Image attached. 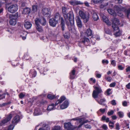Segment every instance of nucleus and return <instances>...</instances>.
Masks as SVG:
<instances>
[{"label":"nucleus","instance_id":"39448f33","mask_svg":"<svg viewBox=\"0 0 130 130\" xmlns=\"http://www.w3.org/2000/svg\"><path fill=\"white\" fill-rule=\"evenodd\" d=\"M35 22L36 26L39 25L40 23L43 25H45L46 24V20L43 17L36 18Z\"/></svg>","mask_w":130,"mask_h":130},{"label":"nucleus","instance_id":"5701e85b","mask_svg":"<svg viewBox=\"0 0 130 130\" xmlns=\"http://www.w3.org/2000/svg\"><path fill=\"white\" fill-rule=\"evenodd\" d=\"M92 34V31L90 28L87 30L85 34V35L87 37L91 36Z\"/></svg>","mask_w":130,"mask_h":130},{"label":"nucleus","instance_id":"bb28decb","mask_svg":"<svg viewBox=\"0 0 130 130\" xmlns=\"http://www.w3.org/2000/svg\"><path fill=\"white\" fill-rule=\"evenodd\" d=\"M98 103L104 106L105 105V104L104 103L105 102L106 100L104 98L101 99H100V101L97 100Z\"/></svg>","mask_w":130,"mask_h":130},{"label":"nucleus","instance_id":"412c9836","mask_svg":"<svg viewBox=\"0 0 130 130\" xmlns=\"http://www.w3.org/2000/svg\"><path fill=\"white\" fill-rule=\"evenodd\" d=\"M66 99V98L64 96H61L60 99L57 101L55 103V105L56 106L58 105L59 104L61 103L63 101L65 100Z\"/></svg>","mask_w":130,"mask_h":130},{"label":"nucleus","instance_id":"6e6552de","mask_svg":"<svg viewBox=\"0 0 130 130\" xmlns=\"http://www.w3.org/2000/svg\"><path fill=\"white\" fill-rule=\"evenodd\" d=\"M18 6L16 4L12 5L10 6L8 8V11L11 13H13L16 12L18 10Z\"/></svg>","mask_w":130,"mask_h":130},{"label":"nucleus","instance_id":"6ab92c4d","mask_svg":"<svg viewBox=\"0 0 130 130\" xmlns=\"http://www.w3.org/2000/svg\"><path fill=\"white\" fill-rule=\"evenodd\" d=\"M102 19L103 21L105 22L108 25H111V23L109 21L107 18L105 16H103L102 17Z\"/></svg>","mask_w":130,"mask_h":130},{"label":"nucleus","instance_id":"f3484780","mask_svg":"<svg viewBox=\"0 0 130 130\" xmlns=\"http://www.w3.org/2000/svg\"><path fill=\"white\" fill-rule=\"evenodd\" d=\"M70 3L72 5H75L82 4L80 2L76 0H72L70 2Z\"/></svg>","mask_w":130,"mask_h":130},{"label":"nucleus","instance_id":"2f4dec72","mask_svg":"<svg viewBox=\"0 0 130 130\" xmlns=\"http://www.w3.org/2000/svg\"><path fill=\"white\" fill-rule=\"evenodd\" d=\"M36 28L37 30L39 32H42L43 29L42 27L39 25L36 26Z\"/></svg>","mask_w":130,"mask_h":130},{"label":"nucleus","instance_id":"37998d69","mask_svg":"<svg viewBox=\"0 0 130 130\" xmlns=\"http://www.w3.org/2000/svg\"><path fill=\"white\" fill-rule=\"evenodd\" d=\"M61 128L60 126H55L54 128L52 130H60Z\"/></svg>","mask_w":130,"mask_h":130},{"label":"nucleus","instance_id":"6e6d98bb","mask_svg":"<svg viewBox=\"0 0 130 130\" xmlns=\"http://www.w3.org/2000/svg\"><path fill=\"white\" fill-rule=\"evenodd\" d=\"M111 104L113 105H116V103L115 100H113L111 102Z\"/></svg>","mask_w":130,"mask_h":130},{"label":"nucleus","instance_id":"49530a36","mask_svg":"<svg viewBox=\"0 0 130 130\" xmlns=\"http://www.w3.org/2000/svg\"><path fill=\"white\" fill-rule=\"evenodd\" d=\"M13 16L12 17V18H14L15 19H16L17 18L19 15L18 13V12H17L14 14H13Z\"/></svg>","mask_w":130,"mask_h":130},{"label":"nucleus","instance_id":"58836bf2","mask_svg":"<svg viewBox=\"0 0 130 130\" xmlns=\"http://www.w3.org/2000/svg\"><path fill=\"white\" fill-rule=\"evenodd\" d=\"M14 127V126L13 125H10L8 127L7 129H5V130H12L13 129Z\"/></svg>","mask_w":130,"mask_h":130},{"label":"nucleus","instance_id":"9d476101","mask_svg":"<svg viewBox=\"0 0 130 130\" xmlns=\"http://www.w3.org/2000/svg\"><path fill=\"white\" fill-rule=\"evenodd\" d=\"M12 117V115L10 114L5 119L2 121L0 123V125H2L10 120Z\"/></svg>","mask_w":130,"mask_h":130},{"label":"nucleus","instance_id":"9b49d317","mask_svg":"<svg viewBox=\"0 0 130 130\" xmlns=\"http://www.w3.org/2000/svg\"><path fill=\"white\" fill-rule=\"evenodd\" d=\"M75 20L77 26L79 28H81L83 26V25L82 21L79 17L77 16L75 18Z\"/></svg>","mask_w":130,"mask_h":130},{"label":"nucleus","instance_id":"09e8293b","mask_svg":"<svg viewBox=\"0 0 130 130\" xmlns=\"http://www.w3.org/2000/svg\"><path fill=\"white\" fill-rule=\"evenodd\" d=\"M9 103H4L1 104H0V107H3L5 106H6L8 104H9Z\"/></svg>","mask_w":130,"mask_h":130},{"label":"nucleus","instance_id":"ddd939ff","mask_svg":"<svg viewBox=\"0 0 130 130\" xmlns=\"http://www.w3.org/2000/svg\"><path fill=\"white\" fill-rule=\"evenodd\" d=\"M64 126L65 128L70 130L72 129L73 126L70 122L65 123H64Z\"/></svg>","mask_w":130,"mask_h":130},{"label":"nucleus","instance_id":"7c9ffc66","mask_svg":"<svg viewBox=\"0 0 130 130\" xmlns=\"http://www.w3.org/2000/svg\"><path fill=\"white\" fill-rule=\"evenodd\" d=\"M81 41L82 42L85 43L86 42H90V40L88 38L85 37L82 39L81 40Z\"/></svg>","mask_w":130,"mask_h":130},{"label":"nucleus","instance_id":"dca6fc26","mask_svg":"<svg viewBox=\"0 0 130 130\" xmlns=\"http://www.w3.org/2000/svg\"><path fill=\"white\" fill-rule=\"evenodd\" d=\"M69 104V103L68 101H65L63 103V104L61 105L60 108L61 109H63L67 108Z\"/></svg>","mask_w":130,"mask_h":130},{"label":"nucleus","instance_id":"4c0bfd02","mask_svg":"<svg viewBox=\"0 0 130 130\" xmlns=\"http://www.w3.org/2000/svg\"><path fill=\"white\" fill-rule=\"evenodd\" d=\"M76 77L75 74H71L70 75V78L71 79H73Z\"/></svg>","mask_w":130,"mask_h":130},{"label":"nucleus","instance_id":"f257e3e1","mask_svg":"<svg viewBox=\"0 0 130 130\" xmlns=\"http://www.w3.org/2000/svg\"><path fill=\"white\" fill-rule=\"evenodd\" d=\"M62 9L63 16L66 21L74 18L73 15L71 12H69L68 13V9L66 7H62Z\"/></svg>","mask_w":130,"mask_h":130},{"label":"nucleus","instance_id":"f03ea898","mask_svg":"<svg viewBox=\"0 0 130 130\" xmlns=\"http://www.w3.org/2000/svg\"><path fill=\"white\" fill-rule=\"evenodd\" d=\"M68 20L69 21L70 24L68 23V21H66V24L68 25V28L69 30L72 33H75V29L74 25V18Z\"/></svg>","mask_w":130,"mask_h":130},{"label":"nucleus","instance_id":"e433bc0d","mask_svg":"<svg viewBox=\"0 0 130 130\" xmlns=\"http://www.w3.org/2000/svg\"><path fill=\"white\" fill-rule=\"evenodd\" d=\"M103 0H92L91 2L95 4H97L99 3H101L102 2Z\"/></svg>","mask_w":130,"mask_h":130},{"label":"nucleus","instance_id":"69168bd1","mask_svg":"<svg viewBox=\"0 0 130 130\" xmlns=\"http://www.w3.org/2000/svg\"><path fill=\"white\" fill-rule=\"evenodd\" d=\"M126 87L128 89H130V83H129L126 86Z\"/></svg>","mask_w":130,"mask_h":130},{"label":"nucleus","instance_id":"a19ab883","mask_svg":"<svg viewBox=\"0 0 130 130\" xmlns=\"http://www.w3.org/2000/svg\"><path fill=\"white\" fill-rule=\"evenodd\" d=\"M84 119L83 118L77 119V118H74L72 119V120H77L80 123H81L82 122V121Z\"/></svg>","mask_w":130,"mask_h":130},{"label":"nucleus","instance_id":"c9c22d12","mask_svg":"<svg viewBox=\"0 0 130 130\" xmlns=\"http://www.w3.org/2000/svg\"><path fill=\"white\" fill-rule=\"evenodd\" d=\"M47 97L48 98L51 100H52L55 98V96L54 95L51 94H48L47 95Z\"/></svg>","mask_w":130,"mask_h":130},{"label":"nucleus","instance_id":"13d9d810","mask_svg":"<svg viewBox=\"0 0 130 130\" xmlns=\"http://www.w3.org/2000/svg\"><path fill=\"white\" fill-rule=\"evenodd\" d=\"M84 126L86 128L91 129V127L90 125L88 124L85 125Z\"/></svg>","mask_w":130,"mask_h":130},{"label":"nucleus","instance_id":"c756f323","mask_svg":"<svg viewBox=\"0 0 130 130\" xmlns=\"http://www.w3.org/2000/svg\"><path fill=\"white\" fill-rule=\"evenodd\" d=\"M118 30V31L116 32L114 34V35H115L117 37L118 36H120L121 35V31H120L118 29L117 30Z\"/></svg>","mask_w":130,"mask_h":130},{"label":"nucleus","instance_id":"4d7b16f0","mask_svg":"<svg viewBox=\"0 0 130 130\" xmlns=\"http://www.w3.org/2000/svg\"><path fill=\"white\" fill-rule=\"evenodd\" d=\"M116 85V83L115 82H114L111 83L110 85V86L111 87H114Z\"/></svg>","mask_w":130,"mask_h":130},{"label":"nucleus","instance_id":"b1692460","mask_svg":"<svg viewBox=\"0 0 130 130\" xmlns=\"http://www.w3.org/2000/svg\"><path fill=\"white\" fill-rule=\"evenodd\" d=\"M31 9L30 8L27 7L23 9V13L25 14H29L30 12Z\"/></svg>","mask_w":130,"mask_h":130},{"label":"nucleus","instance_id":"4468645a","mask_svg":"<svg viewBox=\"0 0 130 130\" xmlns=\"http://www.w3.org/2000/svg\"><path fill=\"white\" fill-rule=\"evenodd\" d=\"M20 117L19 115L16 116L12 120L13 124H15L18 123L20 121Z\"/></svg>","mask_w":130,"mask_h":130},{"label":"nucleus","instance_id":"0eeeda50","mask_svg":"<svg viewBox=\"0 0 130 130\" xmlns=\"http://www.w3.org/2000/svg\"><path fill=\"white\" fill-rule=\"evenodd\" d=\"M115 7L117 12V14L120 17L123 16V14L122 11H125V8L122 6L119 7L117 6H116Z\"/></svg>","mask_w":130,"mask_h":130},{"label":"nucleus","instance_id":"393cba45","mask_svg":"<svg viewBox=\"0 0 130 130\" xmlns=\"http://www.w3.org/2000/svg\"><path fill=\"white\" fill-rule=\"evenodd\" d=\"M24 26L26 29H28L30 28L32 26V24L30 22H27L25 23Z\"/></svg>","mask_w":130,"mask_h":130},{"label":"nucleus","instance_id":"ea45409f","mask_svg":"<svg viewBox=\"0 0 130 130\" xmlns=\"http://www.w3.org/2000/svg\"><path fill=\"white\" fill-rule=\"evenodd\" d=\"M117 113L119 116L121 118H122L123 116V113L122 112H118Z\"/></svg>","mask_w":130,"mask_h":130},{"label":"nucleus","instance_id":"423d86ee","mask_svg":"<svg viewBox=\"0 0 130 130\" xmlns=\"http://www.w3.org/2000/svg\"><path fill=\"white\" fill-rule=\"evenodd\" d=\"M112 27L114 30L118 29V25H119V20L116 18H115L112 19Z\"/></svg>","mask_w":130,"mask_h":130},{"label":"nucleus","instance_id":"f8f14e48","mask_svg":"<svg viewBox=\"0 0 130 130\" xmlns=\"http://www.w3.org/2000/svg\"><path fill=\"white\" fill-rule=\"evenodd\" d=\"M49 23L50 26L53 27H55L58 22L53 18H52L49 19Z\"/></svg>","mask_w":130,"mask_h":130},{"label":"nucleus","instance_id":"052dcab7","mask_svg":"<svg viewBox=\"0 0 130 130\" xmlns=\"http://www.w3.org/2000/svg\"><path fill=\"white\" fill-rule=\"evenodd\" d=\"M111 90V89H108L107 91H106V93L107 94V95H109L110 94V93L109 92Z\"/></svg>","mask_w":130,"mask_h":130},{"label":"nucleus","instance_id":"3c124183","mask_svg":"<svg viewBox=\"0 0 130 130\" xmlns=\"http://www.w3.org/2000/svg\"><path fill=\"white\" fill-rule=\"evenodd\" d=\"M116 129L117 130H119L120 129L119 128V125L118 123H117L116 124Z\"/></svg>","mask_w":130,"mask_h":130},{"label":"nucleus","instance_id":"f704fd0d","mask_svg":"<svg viewBox=\"0 0 130 130\" xmlns=\"http://www.w3.org/2000/svg\"><path fill=\"white\" fill-rule=\"evenodd\" d=\"M38 6L37 5H34L32 6V11L33 12H36L37 10Z\"/></svg>","mask_w":130,"mask_h":130},{"label":"nucleus","instance_id":"2eb2a0df","mask_svg":"<svg viewBox=\"0 0 130 130\" xmlns=\"http://www.w3.org/2000/svg\"><path fill=\"white\" fill-rule=\"evenodd\" d=\"M60 15L59 13H57L55 15L54 17L53 18L57 22H59L60 20Z\"/></svg>","mask_w":130,"mask_h":130},{"label":"nucleus","instance_id":"a18cd8bd","mask_svg":"<svg viewBox=\"0 0 130 130\" xmlns=\"http://www.w3.org/2000/svg\"><path fill=\"white\" fill-rule=\"evenodd\" d=\"M25 94H23V93H21L19 95V98L20 99H22L25 97Z\"/></svg>","mask_w":130,"mask_h":130},{"label":"nucleus","instance_id":"20e7f679","mask_svg":"<svg viewBox=\"0 0 130 130\" xmlns=\"http://www.w3.org/2000/svg\"><path fill=\"white\" fill-rule=\"evenodd\" d=\"M94 87L95 90H93L92 95L94 98H96L98 97V94L101 93L102 90L99 87L94 86Z\"/></svg>","mask_w":130,"mask_h":130},{"label":"nucleus","instance_id":"338daca9","mask_svg":"<svg viewBox=\"0 0 130 130\" xmlns=\"http://www.w3.org/2000/svg\"><path fill=\"white\" fill-rule=\"evenodd\" d=\"M122 105L123 106H126L127 105V103L126 101H124L123 102Z\"/></svg>","mask_w":130,"mask_h":130},{"label":"nucleus","instance_id":"72a5a7b5","mask_svg":"<svg viewBox=\"0 0 130 130\" xmlns=\"http://www.w3.org/2000/svg\"><path fill=\"white\" fill-rule=\"evenodd\" d=\"M5 97V94L2 91H0V99L4 98Z\"/></svg>","mask_w":130,"mask_h":130},{"label":"nucleus","instance_id":"864d4df0","mask_svg":"<svg viewBox=\"0 0 130 130\" xmlns=\"http://www.w3.org/2000/svg\"><path fill=\"white\" fill-rule=\"evenodd\" d=\"M102 128L105 130H107L108 129V128L107 126L105 124H103L102 126Z\"/></svg>","mask_w":130,"mask_h":130},{"label":"nucleus","instance_id":"7ed1b4c3","mask_svg":"<svg viewBox=\"0 0 130 130\" xmlns=\"http://www.w3.org/2000/svg\"><path fill=\"white\" fill-rule=\"evenodd\" d=\"M79 14L84 23L88 22L89 18V14L88 12H84L82 11H79Z\"/></svg>","mask_w":130,"mask_h":130},{"label":"nucleus","instance_id":"bf43d9fd","mask_svg":"<svg viewBox=\"0 0 130 130\" xmlns=\"http://www.w3.org/2000/svg\"><path fill=\"white\" fill-rule=\"evenodd\" d=\"M118 69L120 70H122L124 68L121 65H119L118 66Z\"/></svg>","mask_w":130,"mask_h":130},{"label":"nucleus","instance_id":"774afa93","mask_svg":"<svg viewBox=\"0 0 130 130\" xmlns=\"http://www.w3.org/2000/svg\"><path fill=\"white\" fill-rule=\"evenodd\" d=\"M126 72H130V66L128 67L126 69Z\"/></svg>","mask_w":130,"mask_h":130},{"label":"nucleus","instance_id":"0e129e2a","mask_svg":"<svg viewBox=\"0 0 130 130\" xmlns=\"http://www.w3.org/2000/svg\"><path fill=\"white\" fill-rule=\"evenodd\" d=\"M105 32L106 33L110 35H111V31L109 30H107L105 31Z\"/></svg>","mask_w":130,"mask_h":130},{"label":"nucleus","instance_id":"603ef678","mask_svg":"<svg viewBox=\"0 0 130 130\" xmlns=\"http://www.w3.org/2000/svg\"><path fill=\"white\" fill-rule=\"evenodd\" d=\"M6 15L7 18H9L10 19L13 16V14H9L8 13Z\"/></svg>","mask_w":130,"mask_h":130},{"label":"nucleus","instance_id":"a211bd4d","mask_svg":"<svg viewBox=\"0 0 130 130\" xmlns=\"http://www.w3.org/2000/svg\"><path fill=\"white\" fill-rule=\"evenodd\" d=\"M42 113V112L40 111V109L38 108H36L35 110L34 115L35 116H38L40 115Z\"/></svg>","mask_w":130,"mask_h":130},{"label":"nucleus","instance_id":"1a4fd4ad","mask_svg":"<svg viewBox=\"0 0 130 130\" xmlns=\"http://www.w3.org/2000/svg\"><path fill=\"white\" fill-rule=\"evenodd\" d=\"M42 13L43 15L47 18H50L51 15V12L49 9L47 8H44L42 10Z\"/></svg>","mask_w":130,"mask_h":130},{"label":"nucleus","instance_id":"e2e57ef3","mask_svg":"<svg viewBox=\"0 0 130 130\" xmlns=\"http://www.w3.org/2000/svg\"><path fill=\"white\" fill-rule=\"evenodd\" d=\"M99 111L102 113H104L105 111V109H99Z\"/></svg>","mask_w":130,"mask_h":130},{"label":"nucleus","instance_id":"de8ad7c7","mask_svg":"<svg viewBox=\"0 0 130 130\" xmlns=\"http://www.w3.org/2000/svg\"><path fill=\"white\" fill-rule=\"evenodd\" d=\"M26 33L25 32H24V33L23 34H24L25 33V35L24 36L22 34H21L20 35V36L22 38V39L23 40H24L26 39Z\"/></svg>","mask_w":130,"mask_h":130},{"label":"nucleus","instance_id":"aec40b11","mask_svg":"<svg viewBox=\"0 0 130 130\" xmlns=\"http://www.w3.org/2000/svg\"><path fill=\"white\" fill-rule=\"evenodd\" d=\"M9 21V23L10 25L13 26L15 25L17 23V21L16 19L12 18L10 19Z\"/></svg>","mask_w":130,"mask_h":130},{"label":"nucleus","instance_id":"680f3d73","mask_svg":"<svg viewBox=\"0 0 130 130\" xmlns=\"http://www.w3.org/2000/svg\"><path fill=\"white\" fill-rule=\"evenodd\" d=\"M102 62L103 63H106V64H107L108 63V61L107 60H102Z\"/></svg>","mask_w":130,"mask_h":130},{"label":"nucleus","instance_id":"473e14b6","mask_svg":"<svg viewBox=\"0 0 130 130\" xmlns=\"http://www.w3.org/2000/svg\"><path fill=\"white\" fill-rule=\"evenodd\" d=\"M124 11L125 12L127 17L128 18L130 14V8H129L127 10L125 9V10Z\"/></svg>","mask_w":130,"mask_h":130},{"label":"nucleus","instance_id":"5fc2aeb1","mask_svg":"<svg viewBox=\"0 0 130 130\" xmlns=\"http://www.w3.org/2000/svg\"><path fill=\"white\" fill-rule=\"evenodd\" d=\"M114 112L113 110H112L110 111H109L107 112V115H111L113 114Z\"/></svg>","mask_w":130,"mask_h":130},{"label":"nucleus","instance_id":"8fccbe9b","mask_svg":"<svg viewBox=\"0 0 130 130\" xmlns=\"http://www.w3.org/2000/svg\"><path fill=\"white\" fill-rule=\"evenodd\" d=\"M105 79L108 82H110L112 79V78L109 76H107L105 77Z\"/></svg>","mask_w":130,"mask_h":130},{"label":"nucleus","instance_id":"cd10ccee","mask_svg":"<svg viewBox=\"0 0 130 130\" xmlns=\"http://www.w3.org/2000/svg\"><path fill=\"white\" fill-rule=\"evenodd\" d=\"M108 12L110 14L113 15V16H115L116 14L114 10L111 9H108L107 10Z\"/></svg>","mask_w":130,"mask_h":130},{"label":"nucleus","instance_id":"4be33fe9","mask_svg":"<svg viewBox=\"0 0 130 130\" xmlns=\"http://www.w3.org/2000/svg\"><path fill=\"white\" fill-rule=\"evenodd\" d=\"M56 106L55 104H54L53 103L52 104L48 106L47 110L48 111H51L52 110H54L55 109V107Z\"/></svg>","mask_w":130,"mask_h":130},{"label":"nucleus","instance_id":"a878e982","mask_svg":"<svg viewBox=\"0 0 130 130\" xmlns=\"http://www.w3.org/2000/svg\"><path fill=\"white\" fill-rule=\"evenodd\" d=\"M61 26L62 30L63 31L64 30L65 24L64 22L63 18H61Z\"/></svg>","mask_w":130,"mask_h":130},{"label":"nucleus","instance_id":"c03bdc74","mask_svg":"<svg viewBox=\"0 0 130 130\" xmlns=\"http://www.w3.org/2000/svg\"><path fill=\"white\" fill-rule=\"evenodd\" d=\"M111 64H112L113 66L115 67L116 66V62L114 60H112L111 61Z\"/></svg>","mask_w":130,"mask_h":130},{"label":"nucleus","instance_id":"79ce46f5","mask_svg":"<svg viewBox=\"0 0 130 130\" xmlns=\"http://www.w3.org/2000/svg\"><path fill=\"white\" fill-rule=\"evenodd\" d=\"M114 123L110 121L109 123V126L110 127H111L112 128H113L114 127V126L113 125L114 124Z\"/></svg>","mask_w":130,"mask_h":130},{"label":"nucleus","instance_id":"c85d7f7f","mask_svg":"<svg viewBox=\"0 0 130 130\" xmlns=\"http://www.w3.org/2000/svg\"><path fill=\"white\" fill-rule=\"evenodd\" d=\"M92 18L94 21H97L99 19V18L97 14L95 13H93L92 15Z\"/></svg>","mask_w":130,"mask_h":130}]
</instances>
